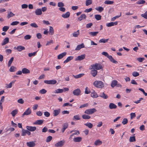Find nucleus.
I'll return each mask as SVG.
<instances>
[{"mask_svg": "<svg viewBox=\"0 0 147 147\" xmlns=\"http://www.w3.org/2000/svg\"><path fill=\"white\" fill-rule=\"evenodd\" d=\"M136 141L135 136H130L129 137V141L130 142H134Z\"/></svg>", "mask_w": 147, "mask_h": 147, "instance_id": "36", "label": "nucleus"}, {"mask_svg": "<svg viewBox=\"0 0 147 147\" xmlns=\"http://www.w3.org/2000/svg\"><path fill=\"white\" fill-rule=\"evenodd\" d=\"M9 38L8 37H6L4 38L1 43V45L3 46L7 44L9 42Z\"/></svg>", "mask_w": 147, "mask_h": 147, "instance_id": "12", "label": "nucleus"}, {"mask_svg": "<svg viewBox=\"0 0 147 147\" xmlns=\"http://www.w3.org/2000/svg\"><path fill=\"white\" fill-rule=\"evenodd\" d=\"M86 18V16L85 14H83L81 15V16L78 18L79 20L80 21L83 19H85Z\"/></svg>", "mask_w": 147, "mask_h": 147, "instance_id": "24", "label": "nucleus"}, {"mask_svg": "<svg viewBox=\"0 0 147 147\" xmlns=\"http://www.w3.org/2000/svg\"><path fill=\"white\" fill-rule=\"evenodd\" d=\"M95 18L97 20H99L101 19V16L100 15L97 14L94 15Z\"/></svg>", "mask_w": 147, "mask_h": 147, "instance_id": "41", "label": "nucleus"}, {"mask_svg": "<svg viewBox=\"0 0 147 147\" xmlns=\"http://www.w3.org/2000/svg\"><path fill=\"white\" fill-rule=\"evenodd\" d=\"M70 13L68 11L64 14L62 15V17L64 18H66L69 17L70 16Z\"/></svg>", "mask_w": 147, "mask_h": 147, "instance_id": "20", "label": "nucleus"}, {"mask_svg": "<svg viewBox=\"0 0 147 147\" xmlns=\"http://www.w3.org/2000/svg\"><path fill=\"white\" fill-rule=\"evenodd\" d=\"M130 119H132L133 118L135 117L136 116V114L135 113H130Z\"/></svg>", "mask_w": 147, "mask_h": 147, "instance_id": "63", "label": "nucleus"}, {"mask_svg": "<svg viewBox=\"0 0 147 147\" xmlns=\"http://www.w3.org/2000/svg\"><path fill=\"white\" fill-rule=\"evenodd\" d=\"M15 15V14L11 12H10L9 13H8L7 16V18L9 19L11 17H13Z\"/></svg>", "mask_w": 147, "mask_h": 147, "instance_id": "38", "label": "nucleus"}, {"mask_svg": "<svg viewBox=\"0 0 147 147\" xmlns=\"http://www.w3.org/2000/svg\"><path fill=\"white\" fill-rule=\"evenodd\" d=\"M65 143V141L64 140H61L58 142L56 143L55 144V146L56 147H61Z\"/></svg>", "mask_w": 147, "mask_h": 147, "instance_id": "4", "label": "nucleus"}, {"mask_svg": "<svg viewBox=\"0 0 147 147\" xmlns=\"http://www.w3.org/2000/svg\"><path fill=\"white\" fill-rule=\"evenodd\" d=\"M9 27L7 26H4L2 28V30L5 32H6L9 29Z\"/></svg>", "mask_w": 147, "mask_h": 147, "instance_id": "58", "label": "nucleus"}, {"mask_svg": "<svg viewBox=\"0 0 147 147\" xmlns=\"http://www.w3.org/2000/svg\"><path fill=\"white\" fill-rule=\"evenodd\" d=\"M63 89H58L54 91L53 92L55 93H60L63 92Z\"/></svg>", "mask_w": 147, "mask_h": 147, "instance_id": "31", "label": "nucleus"}, {"mask_svg": "<svg viewBox=\"0 0 147 147\" xmlns=\"http://www.w3.org/2000/svg\"><path fill=\"white\" fill-rule=\"evenodd\" d=\"M91 95L92 97L94 98H96L98 96L96 93L95 92H93L92 93H91Z\"/></svg>", "mask_w": 147, "mask_h": 147, "instance_id": "37", "label": "nucleus"}, {"mask_svg": "<svg viewBox=\"0 0 147 147\" xmlns=\"http://www.w3.org/2000/svg\"><path fill=\"white\" fill-rule=\"evenodd\" d=\"M80 116L78 115L74 116L73 118V120L74 121L79 120H80Z\"/></svg>", "mask_w": 147, "mask_h": 147, "instance_id": "48", "label": "nucleus"}, {"mask_svg": "<svg viewBox=\"0 0 147 147\" xmlns=\"http://www.w3.org/2000/svg\"><path fill=\"white\" fill-rule=\"evenodd\" d=\"M26 128L29 131H34L36 130V127L35 126H27Z\"/></svg>", "mask_w": 147, "mask_h": 147, "instance_id": "7", "label": "nucleus"}, {"mask_svg": "<svg viewBox=\"0 0 147 147\" xmlns=\"http://www.w3.org/2000/svg\"><path fill=\"white\" fill-rule=\"evenodd\" d=\"M13 57H12L11 58V59L9 60L8 63V67H9L11 65L13 61Z\"/></svg>", "mask_w": 147, "mask_h": 147, "instance_id": "49", "label": "nucleus"}, {"mask_svg": "<svg viewBox=\"0 0 147 147\" xmlns=\"http://www.w3.org/2000/svg\"><path fill=\"white\" fill-rule=\"evenodd\" d=\"M30 26L34 28H37L38 27V26L35 23H33L30 24Z\"/></svg>", "mask_w": 147, "mask_h": 147, "instance_id": "51", "label": "nucleus"}, {"mask_svg": "<svg viewBox=\"0 0 147 147\" xmlns=\"http://www.w3.org/2000/svg\"><path fill=\"white\" fill-rule=\"evenodd\" d=\"M84 75V74H79L78 75H76V76L73 75V76L75 78L77 79V78H80L81 77H82Z\"/></svg>", "mask_w": 147, "mask_h": 147, "instance_id": "33", "label": "nucleus"}, {"mask_svg": "<svg viewBox=\"0 0 147 147\" xmlns=\"http://www.w3.org/2000/svg\"><path fill=\"white\" fill-rule=\"evenodd\" d=\"M109 107L110 109H115L117 108V106L114 104L111 103L109 104Z\"/></svg>", "mask_w": 147, "mask_h": 147, "instance_id": "26", "label": "nucleus"}, {"mask_svg": "<svg viewBox=\"0 0 147 147\" xmlns=\"http://www.w3.org/2000/svg\"><path fill=\"white\" fill-rule=\"evenodd\" d=\"M52 137L51 136H48L46 140V142H50L52 139Z\"/></svg>", "mask_w": 147, "mask_h": 147, "instance_id": "56", "label": "nucleus"}, {"mask_svg": "<svg viewBox=\"0 0 147 147\" xmlns=\"http://www.w3.org/2000/svg\"><path fill=\"white\" fill-rule=\"evenodd\" d=\"M27 146L29 147H33L35 145V144L33 141H30L26 143Z\"/></svg>", "mask_w": 147, "mask_h": 147, "instance_id": "15", "label": "nucleus"}, {"mask_svg": "<svg viewBox=\"0 0 147 147\" xmlns=\"http://www.w3.org/2000/svg\"><path fill=\"white\" fill-rule=\"evenodd\" d=\"M109 40V39H105L104 38H102L99 40V42L105 43L107 42Z\"/></svg>", "mask_w": 147, "mask_h": 147, "instance_id": "34", "label": "nucleus"}, {"mask_svg": "<svg viewBox=\"0 0 147 147\" xmlns=\"http://www.w3.org/2000/svg\"><path fill=\"white\" fill-rule=\"evenodd\" d=\"M90 71V74L93 77H95L97 74V71L95 69H91Z\"/></svg>", "mask_w": 147, "mask_h": 147, "instance_id": "17", "label": "nucleus"}, {"mask_svg": "<svg viewBox=\"0 0 147 147\" xmlns=\"http://www.w3.org/2000/svg\"><path fill=\"white\" fill-rule=\"evenodd\" d=\"M16 69V67L14 66H12L10 67L9 71L11 72H13L15 71Z\"/></svg>", "mask_w": 147, "mask_h": 147, "instance_id": "52", "label": "nucleus"}, {"mask_svg": "<svg viewBox=\"0 0 147 147\" xmlns=\"http://www.w3.org/2000/svg\"><path fill=\"white\" fill-rule=\"evenodd\" d=\"M82 139V138L81 137H77L73 139V141L75 142H80L81 141Z\"/></svg>", "mask_w": 147, "mask_h": 147, "instance_id": "23", "label": "nucleus"}, {"mask_svg": "<svg viewBox=\"0 0 147 147\" xmlns=\"http://www.w3.org/2000/svg\"><path fill=\"white\" fill-rule=\"evenodd\" d=\"M67 54V53L65 52H64L62 53L57 56V58L58 59H61L63 58L64 56H65Z\"/></svg>", "mask_w": 147, "mask_h": 147, "instance_id": "21", "label": "nucleus"}, {"mask_svg": "<svg viewBox=\"0 0 147 147\" xmlns=\"http://www.w3.org/2000/svg\"><path fill=\"white\" fill-rule=\"evenodd\" d=\"M84 47V43H82L81 44L78 45L75 49V50L76 51H78L80 50L81 49Z\"/></svg>", "mask_w": 147, "mask_h": 147, "instance_id": "14", "label": "nucleus"}, {"mask_svg": "<svg viewBox=\"0 0 147 147\" xmlns=\"http://www.w3.org/2000/svg\"><path fill=\"white\" fill-rule=\"evenodd\" d=\"M22 71L23 74H29L30 73V71L26 68H23L22 69Z\"/></svg>", "mask_w": 147, "mask_h": 147, "instance_id": "22", "label": "nucleus"}, {"mask_svg": "<svg viewBox=\"0 0 147 147\" xmlns=\"http://www.w3.org/2000/svg\"><path fill=\"white\" fill-rule=\"evenodd\" d=\"M92 2V0H86V6H88V5L91 4Z\"/></svg>", "mask_w": 147, "mask_h": 147, "instance_id": "43", "label": "nucleus"}, {"mask_svg": "<svg viewBox=\"0 0 147 147\" xmlns=\"http://www.w3.org/2000/svg\"><path fill=\"white\" fill-rule=\"evenodd\" d=\"M118 24L117 22H111L109 23H107L106 26H107L109 27L111 26H113L114 25H117Z\"/></svg>", "mask_w": 147, "mask_h": 147, "instance_id": "18", "label": "nucleus"}, {"mask_svg": "<svg viewBox=\"0 0 147 147\" xmlns=\"http://www.w3.org/2000/svg\"><path fill=\"white\" fill-rule=\"evenodd\" d=\"M54 30L52 26L49 27V34L51 35H53L54 34Z\"/></svg>", "mask_w": 147, "mask_h": 147, "instance_id": "29", "label": "nucleus"}, {"mask_svg": "<svg viewBox=\"0 0 147 147\" xmlns=\"http://www.w3.org/2000/svg\"><path fill=\"white\" fill-rule=\"evenodd\" d=\"M18 113V110H17L15 109L11 113V114L12 115V116L13 117H14L15 115L17 113Z\"/></svg>", "mask_w": 147, "mask_h": 147, "instance_id": "40", "label": "nucleus"}, {"mask_svg": "<svg viewBox=\"0 0 147 147\" xmlns=\"http://www.w3.org/2000/svg\"><path fill=\"white\" fill-rule=\"evenodd\" d=\"M95 9L99 12H101L104 10V8L103 7L100 6L96 8Z\"/></svg>", "mask_w": 147, "mask_h": 147, "instance_id": "45", "label": "nucleus"}, {"mask_svg": "<svg viewBox=\"0 0 147 147\" xmlns=\"http://www.w3.org/2000/svg\"><path fill=\"white\" fill-rule=\"evenodd\" d=\"M15 82V81H12L9 84H6V87L7 88H10L12 87V84H13Z\"/></svg>", "mask_w": 147, "mask_h": 147, "instance_id": "39", "label": "nucleus"}, {"mask_svg": "<svg viewBox=\"0 0 147 147\" xmlns=\"http://www.w3.org/2000/svg\"><path fill=\"white\" fill-rule=\"evenodd\" d=\"M68 126V124L67 123H65L63 124V128L61 129L62 132L63 133L64 132L65 129L67 128Z\"/></svg>", "mask_w": 147, "mask_h": 147, "instance_id": "16", "label": "nucleus"}, {"mask_svg": "<svg viewBox=\"0 0 147 147\" xmlns=\"http://www.w3.org/2000/svg\"><path fill=\"white\" fill-rule=\"evenodd\" d=\"M145 3V1L144 0H140L136 2V4L138 5L144 4Z\"/></svg>", "mask_w": 147, "mask_h": 147, "instance_id": "47", "label": "nucleus"}, {"mask_svg": "<svg viewBox=\"0 0 147 147\" xmlns=\"http://www.w3.org/2000/svg\"><path fill=\"white\" fill-rule=\"evenodd\" d=\"M19 23V22L18 21H14L12 22L11 25L12 26H15L17 25Z\"/></svg>", "mask_w": 147, "mask_h": 147, "instance_id": "61", "label": "nucleus"}, {"mask_svg": "<svg viewBox=\"0 0 147 147\" xmlns=\"http://www.w3.org/2000/svg\"><path fill=\"white\" fill-rule=\"evenodd\" d=\"M79 34H80L79 30H78L76 32H74L73 33V36L74 37H77L78 36Z\"/></svg>", "mask_w": 147, "mask_h": 147, "instance_id": "32", "label": "nucleus"}, {"mask_svg": "<svg viewBox=\"0 0 147 147\" xmlns=\"http://www.w3.org/2000/svg\"><path fill=\"white\" fill-rule=\"evenodd\" d=\"M85 55H82L80 56H78L75 59L76 61H81L84 59L85 58Z\"/></svg>", "mask_w": 147, "mask_h": 147, "instance_id": "11", "label": "nucleus"}, {"mask_svg": "<svg viewBox=\"0 0 147 147\" xmlns=\"http://www.w3.org/2000/svg\"><path fill=\"white\" fill-rule=\"evenodd\" d=\"M99 96L100 97L102 98L105 99H106L108 97V96L105 94L103 92L100 93L99 95Z\"/></svg>", "mask_w": 147, "mask_h": 147, "instance_id": "25", "label": "nucleus"}, {"mask_svg": "<svg viewBox=\"0 0 147 147\" xmlns=\"http://www.w3.org/2000/svg\"><path fill=\"white\" fill-rule=\"evenodd\" d=\"M31 111L30 108H28L26 110L22 115V117H23L25 115H28L31 114Z\"/></svg>", "mask_w": 147, "mask_h": 147, "instance_id": "8", "label": "nucleus"}, {"mask_svg": "<svg viewBox=\"0 0 147 147\" xmlns=\"http://www.w3.org/2000/svg\"><path fill=\"white\" fill-rule=\"evenodd\" d=\"M74 58L73 56H69L67 57V59L64 61V63H66L72 60Z\"/></svg>", "mask_w": 147, "mask_h": 147, "instance_id": "27", "label": "nucleus"}, {"mask_svg": "<svg viewBox=\"0 0 147 147\" xmlns=\"http://www.w3.org/2000/svg\"><path fill=\"white\" fill-rule=\"evenodd\" d=\"M64 3L62 2H60L58 3L57 4V6L58 7H61L64 6Z\"/></svg>", "mask_w": 147, "mask_h": 147, "instance_id": "60", "label": "nucleus"}, {"mask_svg": "<svg viewBox=\"0 0 147 147\" xmlns=\"http://www.w3.org/2000/svg\"><path fill=\"white\" fill-rule=\"evenodd\" d=\"M47 91L45 89H43L40 90V93L41 94H45Z\"/></svg>", "mask_w": 147, "mask_h": 147, "instance_id": "62", "label": "nucleus"}, {"mask_svg": "<svg viewBox=\"0 0 147 147\" xmlns=\"http://www.w3.org/2000/svg\"><path fill=\"white\" fill-rule=\"evenodd\" d=\"M117 81L116 80H113L111 83V87L113 88L117 84Z\"/></svg>", "mask_w": 147, "mask_h": 147, "instance_id": "28", "label": "nucleus"}, {"mask_svg": "<svg viewBox=\"0 0 147 147\" xmlns=\"http://www.w3.org/2000/svg\"><path fill=\"white\" fill-rule=\"evenodd\" d=\"M60 112V109L55 110L53 112V116L54 117L57 116Z\"/></svg>", "mask_w": 147, "mask_h": 147, "instance_id": "13", "label": "nucleus"}, {"mask_svg": "<svg viewBox=\"0 0 147 147\" xmlns=\"http://www.w3.org/2000/svg\"><path fill=\"white\" fill-rule=\"evenodd\" d=\"M84 125L90 129L92 128L93 127L92 124L89 122H88L87 123L84 124Z\"/></svg>", "mask_w": 147, "mask_h": 147, "instance_id": "35", "label": "nucleus"}, {"mask_svg": "<svg viewBox=\"0 0 147 147\" xmlns=\"http://www.w3.org/2000/svg\"><path fill=\"white\" fill-rule=\"evenodd\" d=\"M102 54L105 55L108 58H109L110 55H109L108 53L106 52H103L102 53Z\"/></svg>", "mask_w": 147, "mask_h": 147, "instance_id": "53", "label": "nucleus"}, {"mask_svg": "<svg viewBox=\"0 0 147 147\" xmlns=\"http://www.w3.org/2000/svg\"><path fill=\"white\" fill-rule=\"evenodd\" d=\"M121 13L120 12V15H119L116 16H115V17H113V18H112L111 19V21H114L116 18H119V17H120V16H121Z\"/></svg>", "mask_w": 147, "mask_h": 147, "instance_id": "50", "label": "nucleus"}, {"mask_svg": "<svg viewBox=\"0 0 147 147\" xmlns=\"http://www.w3.org/2000/svg\"><path fill=\"white\" fill-rule=\"evenodd\" d=\"M128 123V120L126 118H124L123 119V121L122 122V123L123 125L127 124Z\"/></svg>", "mask_w": 147, "mask_h": 147, "instance_id": "55", "label": "nucleus"}, {"mask_svg": "<svg viewBox=\"0 0 147 147\" xmlns=\"http://www.w3.org/2000/svg\"><path fill=\"white\" fill-rule=\"evenodd\" d=\"M98 33V32H89V34L93 36H94L96 35Z\"/></svg>", "mask_w": 147, "mask_h": 147, "instance_id": "54", "label": "nucleus"}, {"mask_svg": "<svg viewBox=\"0 0 147 147\" xmlns=\"http://www.w3.org/2000/svg\"><path fill=\"white\" fill-rule=\"evenodd\" d=\"M35 14L37 16H40L42 14V12L40 8H37L34 11Z\"/></svg>", "mask_w": 147, "mask_h": 147, "instance_id": "9", "label": "nucleus"}, {"mask_svg": "<svg viewBox=\"0 0 147 147\" xmlns=\"http://www.w3.org/2000/svg\"><path fill=\"white\" fill-rule=\"evenodd\" d=\"M31 133L27 129L25 130L23 129L22 130V134L21 135L22 136H25L26 134H27L28 136H30L31 135Z\"/></svg>", "mask_w": 147, "mask_h": 147, "instance_id": "5", "label": "nucleus"}, {"mask_svg": "<svg viewBox=\"0 0 147 147\" xmlns=\"http://www.w3.org/2000/svg\"><path fill=\"white\" fill-rule=\"evenodd\" d=\"M81 92V91L80 89L77 88L73 91V93L74 96H78L80 94Z\"/></svg>", "mask_w": 147, "mask_h": 147, "instance_id": "6", "label": "nucleus"}, {"mask_svg": "<svg viewBox=\"0 0 147 147\" xmlns=\"http://www.w3.org/2000/svg\"><path fill=\"white\" fill-rule=\"evenodd\" d=\"M108 59L110 60V61L111 62L114 63L116 64L117 63V61L114 59L111 55H110Z\"/></svg>", "mask_w": 147, "mask_h": 147, "instance_id": "30", "label": "nucleus"}, {"mask_svg": "<svg viewBox=\"0 0 147 147\" xmlns=\"http://www.w3.org/2000/svg\"><path fill=\"white\" fill-rule=\"evenodd\" d=\"M132 75L134 77H136L139 76V74L136 71H134L133 72Z\"/></svg>", "mask_w": 147, "mask_h": 147, "instance_id": "59", "label": "nucleus"}, {"mask_svg": "<svg viewBox=\"0 0 147 147\" xmlns=\"http://www.w3.org/2000/svg\"><path fill=\"white\" fill-rule=\"evenodd\" d=\"M82 117L84 119H88L90 118V117L88 115L84 114L82 115Z\"/></svg>", "mask_w": 147, "mask_h": 147, "instance_id": "44", "label": "nucleus"}, {"mask_svg": "<svg viewBox=\"0 0 147 147\" xmlns=\"http://www.w3.org/2000/svg\"><path fill=\"white\" fill-rule=\"evenodd\" d=\"M141 16L144 18L147 19V13L146 12L142 14Z\"/></svg>", "mask_w": 147, "mask_h": 147, "instance_id": "64", "label": "nucleus"}, {"mask_svg": "<svg viewBox=\"0 0 147 147\" xmlns=\"http://www.w3.org/2000/svg\"><path fill=\"white\" fill-rule=\"evenodd\" d=\"M14 49H16L18 51L20 52L22 50H24L25 49V48L24 47L20 45L18 46L17 47H14Z\"/></svg>", "mask_w": 147, "mask_h": 147, "instance_id": "10", "label": "nucleus"}, {"mask_svg": "<svg viewBox=\"0 0 147 147\" xmlns=\"http://www.w3.org/2000/svg\"><path fill=\"white\" fill-rule=\"evenodd\" d=\"M96 111V110L95 108L90 109L86 110L84 111V113L87 114H92Z\"/></svg>", "mask_w": 147, "mask_h": 147, "instance_id": "3", "label": "nucleus"}, {"mask_svg": "<svg viewBox=\"0 0 147 147\" xmlns=\"http://www.w3.org/2000/svg\"><path fill=\"white\" fill-rule=\"evenodd\" d=\"M104 3L105 4L111 5L114 3V2L110 0H106L104 2Z\"/></svg>", "mask_w": 147, "mask_h": 147, "instance_id": "42", "label": "nucleus"}, {"mask_svg": "<svg viewBox=\"0 0 147 147\" xmlns=\"http://www.w3.org/2000/svg\"><path fill=\"white\" fill-rule=\"evenodd\" d=\"M31 36L30 35H27L24 36V39L26 40L30 39L31 38Z\"/></svg>", "mask_w": 147, "mask_h": 147, "instance_id": "57", "label": "nucleus"}, {"mask_svg": "<svg viewBox=\"0 0 147 147\" xmlns=\"http://www.w3.org/2000/svg\"><path fill=\"white\" fill-rule=\"evenodd\" d=\"M102 67V65L99 63H95L94 64L92 65H90L89 69H95L96 70H99L101 69Z\"/></svg>", "mask_w": 147, "mask_h": 147, "instance_id": "1", "label": "nucleus"}, {"mask_svg": "<svg viewBox=\"0 0 147 147\" xmlns=\"http://www.w3.org/2000/svg\"><path fill=\"white\" fill-rule=\"evenodd\" d=\"M94 85L96 87L102 88L104 87V84L103 82L100 81H96L94 82Z\"/></svg>", "mask_w": 147, "mask_h": 147, "instance_id": "2", "label": "nucleus"}, {"mask_svg": "<svg viewBox=\"0 0 147 147\" xmlns=\"http://www.w3.org/2000/svg\"><path fill=\"white\" fill-rule=\"evenodd\" d=\"M102 144L101 141H100L99 140H97L94 142V144L96 145H100Z\"/></svg>", "mask_w": 147, "mask_h": 147, "instance_id": "46", "label": "nucleus"}, {"mask_svg": "<svg viewBox=\"0 0 147 147\" xmlns=\"http://www.w3.org/2000/svg\"><path fill=\"white\" fill-rule=\"evenodd\" d=\"M43 120H37L34 123V125H41L43 123Z\"/></svg>", "mask_w": 147, "mask_h": 147, "instance_id": "19", "label": "nucleus"}]
</instances>
